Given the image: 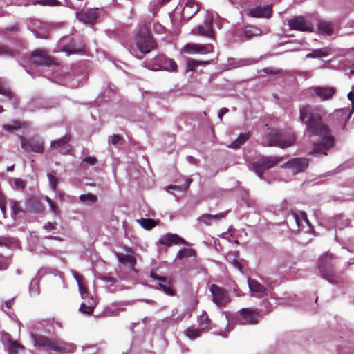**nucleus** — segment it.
<instances>
[{
    "label": "nucleus",
    "instance_id": "nucleus-1",
    "mask_svg": "<svg viewBox=\"0 0 354 354\" xmlns=\"http://www.w3.org/2000/svg\"><path fill=\"white\" fill-rule=\"evenodd\" d=\"M324 111L319 106L306 104L299 109V120L306 125L310 136H317L322 141L313 145V153L326 155L334 146V137L328 124L323 121Z\"/></svg>",
    "mask_w": 354,
    "mask_h": 354
},
{
    "label": "nucleus",
    "instance_id": "nucleus-30",
    "mask_svg": "<svg viewBox=\"0 0 354 354\" xmlns=\"http://www.w3.org/2000/svg\"><path fill=\"white\" fill-rule=\"evenodd\" d=\"M185 335L190 339H195L201 337L203 333L198 328H195L194 326L188 327L185 331Z\"/></svg>",
    "mask_w": 354,
    "mask_h": 354
},
{
    "label": "nucleus",
    "instance_id": "nucleus-49",
    "mask_svg": "<svg viewBox=\"0 0 354 354\" xmlns=\"http://www.w3.org/2000/svg\"><path fill=\"white\" fill-rule=\"evenodd\" d=\"M46 201L48 203V205H50V209H51V211L55 214H59V208L57 207V206L55 205V203L53 202V200H51L50 198L48 197H46Z\"/></svg>",
    "mask_w": 354,
    "mask_h": 354
},
{
    "label": "nucleus",
    "instance_id": "nucleus-40",
    "mask_svg": "<svg viewBox=\"0 0 354 354\" xmlns=\"http://www.w3.org/2000/svg\"><path fill=\"white\" fill-rule=\"evenodd\" d=\"M79 199L82 202H85V201H88L92 203H95L97 201V196L91 193H88L86 194H81L79 196Z\"/></svg>",
    "mask_w": 354,
    "mask_h": 354
},
{
    "label": "nucleus",
    "instance_id": "nucleus-34",
    "mask_svg": "<svg viewBox=\"0 0 354 354\" xmlns=\"http://www.w3.org/2000/svg\"><path fill=\"white\" fill-rule=\"evenodd\" d=\"M162 68L169 72H177L178 71V65L174 62V59H165L163 62Z\"/></svg>",
    "mask_w": 354,
    "mask_h": 354
},
{
    "label": "nucleus",
    "instance_id": "nucleus-31",
    "mask_svg": "<svg viewBox=\"0 0 354 354\" xmlns=\"http://www.w3.org/2000/svg\"><path fill=\"white\" fill-rule=\"evenodd\" d=\"M116 257L119 262L123 265L130 264L134 266L136 263V259L132 255L117 253Z\"/></svg>",
    "mask_w": 354,
    "mask_h": 354
},
{
    "label": "nucleus",
    "instance_id": "nucleus-62",
    "mask_svg": "<svg viewBox=\"0 0 354 354\" xmlns=\"http://www.w3.org/2000/svg\"><path fill=\"white\" fill-rule=\"evenodd\" d=\"M13 304V299L8 300L5 302V305L8 308H11Z\"/></svg>",
    "mask_w": 354,
    "mask_h": 354
},
{
    "label": "nucleus",
    "instance_id": "nucleus-37",
    "mask_svg": "<svg viewBox=\"0 0 354 354\" xmlns=\"http://www.w3.org/2000/svg\"><path fill=\"white\" fill-rule=\"evenodd\" d=\"M48 180L50 185V187L53 191H56L58 185V178L55 176V173L52 171L47 174Z\"/></svg>",
    "mask_w": 354,
    "mask_h": 354
},
{
    "label": "nucleus",
    "instance_id": "nucleus-36",
    "mask_svg": "<svg viewBox=\"0 0 354 354\" xmlns=\"http://www.w3.org/2000/svg\"><path fill=\"white\" fill-rule=\"evenodd\" d=\"M214 51V46L212 44H198V48H197V53H211Z\"/></svg>",
    "mask_w": 354,
    "mask_h": 354
},
{
    "label": "nucleus",
    "instance_id": "nucleus-15",
    "mask_svg": "<svg viewBox=\"0 0 354 354\" xmlns=\"http://www.w3.org/2000/svg\"><path fill=\"white\" fill-rule=\"evenodd\" d=\"M71 140V136L70 134H66L62 138L53 140L50 142V147L53 149L60 148V153L63 154L69 153L71 149L68 143Z\"/></svg>",
    "mask_w": 354,
    "mask_h": 354
},
{
    "label": "nucleus",
    "instance_id": "nucleus-22",
    "mask_svg": "<svg viewBox=\"0 0 354 354\" xmlns=\"http://www.w3.org/2000/svg\"><path fill=\"white\" fill-rule=\"evenodd\" d=\"M248 283L250 290L258 294V297H263L267 295L266 288L256 279H248Z\"/></svg>",
    "mask_w": 354,
    "mask_h": 354
},
{
    "label": "nucleus",
    "instance_id": "nucleus-43",
    "mask_svg": "<svg viewBox=\"0 0 354 354\" xmlns=\"http://www.w3.org/2000/svg\"><path fill=\"white\" fill-rule=\"evenodd\" d=\"M15 52L10 50L7 46L0 44V56L9 55L14 56Z\"/></svg>",
    "mask_w": 354,
    "mask_h": 354
},
{
    "label": "nucleus",
    "instance_id": "nucleus-63",
    "mask_svg": "<svg viewBox=\"0 0 354 354\" xmlns=\"http://www.w3.org/2000/svg\"><path fill=\"white\" fill-rule=\"evenodd\" d=\"M7 268V265L5 262L0 261V270H5Z\"/></svg>",
    "mask_w": 354,
    "mask_h": 354
},
{
    "label": "nucleus",
    "instance_id": "nucleus-55",
    "mask_svg": "<svg viewBox=\"0 0 354 354\" xmlns=\"http://www.w3.org/2000/svg\"><path fill=\"white\" fill-rule=\"evenodd\" d=\"M55 225L56 223L48 222L46 225H44V228L47 230H53L55 229Z\"/></svg>",
    "mask_w": 354,
    "mask_h": 354
},
{
    "label": "nucleus",
    "instance_id": "nucleus-27",
    "mask_svg": "<svg viewBox=\"0 0 354 354\" xmlns=\"http://www.w3.org/2000/svg\"><path fill=\"white\" fill-rule=\"evenodd\" d=\"M261 33V30L256 26L248 25L243 30V35L250 39L255 36H259Z\"/></svg>",
    "mask_w": 354,
    "mask_h": 354
},
{
    "label": "nucleus",
    "instance_id": "nucleus-51",
    "mask_svg": "<svg viewBox=\"0 0 354 354\" xmlns=\"http://www.w3.org/2000/svg\"><path fill=\"white\" fill-rule=\"evenodd\" d=\"M110 142L113 145H115L117 144H121L123 142V139L120 136L114 134L112 137L110 138Z\"/></svg>",
    "mask_w": 354,
    "mask_h": 354
},
{
    "label": "nucleus",
    "instance_id": "nucleus-3",
    "mask_svg": "<svg viewBox=\"0 0 354 354\" xmlns=\"http://www.w3.org/2000/svg\"><path fill=\"white\" fill-rule=\"evenodd\" d=\"M335 257L326 252L322 255L318 261V270L321 277L328 282L336 284L342 282V277L335 270Z\"/></svg>",
    "mask_w": 354,
    "mask_h": 354
},
{
    "label": "nucleus",
    "instance_id": "nucleus-54",
    "mask_svg": "<svg viewBox=\"0 0 354 354\" xmlns=\"http://www.w3.org/2000/svg\"><path fill=\"white\" fill-rule=\"evenodd\" d=\"M0 209L2 212L3 218H6V203H5V200L1 201Z\"/></svg>",
    "mask_w": 354,
    "mask_h": 354
},
{
    "label": "nucleus",
    "instance_id": "nucleus-28",
    "mask_svg": "<svg viewBox=\"0 0 354 354\" xmlns=\"http://www.w3.org/2000/svg\"><path fill=\"white\" fill-rule=\"evenodd\" d=\"M250 133H240L236 140L232 142L229 147L234 149H238L243 145L250 138Z\"/></svg>",
    "mask_w": 354,
    "mask_h": 354
},
{
    "label": "nucleus",
    "instance_id": "nucleus-33",
    "mask_svg": "<svg viewBox=\"0 0 354 354\" xmlns=\"http://www.w3.org/2000/svg\"><path fill=\"white\" fill-rule=\"evenodd\" d=\"M8 354H17L19 349H24V346L17 341L8 339Z\"/></svg>",
    "mask_w": 354,
    "mask_h": 354
},
{
    "label": "nucleus",
    "instance_id": "nucleus-14",
    "mask_svg": "<svg viewBox=\"0 0 354 354\" xmlns=\"http://www.w3.org/2000/svg\"><path fill=\"white\" fill-rule=\"evenodd\" d=\"M161 245L170 247L173 245H189L183 238L180 237L176 234L167 233L160 239Z\"/></svg>",
    "mask_w": 354,
    "mask_h": 354
},
{
    "label": "nucleus",
    "instance_id": "nucleus-5",
    "mask_svg": "<svg viewBox=\"0 0 354 354\" xmlns=\"http://www.w3.org/2000/svg\"><path fill=\"white\" fill-rule=\"evenodd\" d=\"M268 145L270 147H278L285 149L292 146L295 142V137L294 135L285 136L279 131L272 129L266 136Z\"/></svg>",
    "mask_w": 354,
    "mask_h": 354
},
{
    "label": "nucleus",
    "instance_id": "nucleus-2",
    "mask_svg": "<svg viewBox=\"0 0 354 354\" xmlns=\"http://www.w3.org/2000/svg\"><path fill=\"white\" fill-rule=\"evenodd\" d=\"M35 345L39 347L62 354L72 353L76 348L75 344L66 342L58 337L50 338L44 335H39L35 338Z\"/></svg>",
    "mask_w": 354,
    "mask_h": 354
},
{
    "label": "nucleus",
    "instance_id": "nucleus-35",
    "mask_svg": "<svg viewBox=\"0 0 354 354\" xmlns=\"http://www.w3.org/2000/svg\"><path fill=\"white\" fill-rule=\"evenodd\" d=\"M292 216L297 225V227H300L303 221L310 225V222L305 212H300L299 214L294 213Z\"/></svg>",
    "mask_w": 354,
    "mask_h": 354
},
{
    "label": "nucleus",
    "instance_id": "nucleus-48",
    "mask_svg": "<svg viewBox=\"0 0 354 354\" xmlns=\"http://www.w3.org/2000/svg\"><path fill=\"white\" fill-rule=\"evenodd\" d=\"M14 183L16 187L20 190H24L26 185V181L21 178L15 179Z\"/></svg>",
    "mask_w": 354,
    "mask_h": 354
},
{
    "label": "nucleus",
    "instance_id": "nucleus-19",
    "mask_svg": "<svg viewBox=\"0 0 354 354\" xmlns=\"http://www.w3.org/2000/svg\"><path fill=\"white\" fill-rule=\"evenodd\" d=\"M198 10L199 7L198 4L192 0H189L183 8L182 17L184 20L189 21L198 12Z\"/></svg>",
    "mask_w": 354,
    "mask_h": 354
},
{
    "label": "nucleus",
    "instance_id": "nucleus-41",
    "mask_svg": "<svg viewBox=\"0 0 354 354\" xmlns=\"http://www.w3.org/2000/svg\"><path fill=\"white\" fill-rule=\"evenodd\" d=\"M21 127V122L18 120H15L12 124H4L3 126V128L9 132H12L14 130Z\"/></svg>",
    "mask_w": 354,
    "mask_h": 354
},
{
    "label": "nucleus",
    "instance_id": "nucleus-64",
    "mask_svg": "<svg viewBox=\"0 0 354 354\" xmlns=\"http://www.w3.org/2000/svg\"><path fill=\"white\" fill-rule=\"evenodd\" d=\"M171 0H161L160 1V6H164V5L167 4V3H168Z\"/></svg>",
    "mask_w": 354,
    "mask_h": 354
},
{
    "label": "nucleus",
    "instance_id": "nucleus-4",
    "mask_svg": "<svg viewBox=\"0 0 354 354\" xmlns=\"http://www.w3.org/2000/svg\"><path fill=\"white\" fill-rule=\"evenodd\" d=\"M135 44L138 50L142 54L151 52L157 46L151 33L146 26H141L138 29L135 37Z\"/></svg>",
    "mask_w": 354,
    "mask_h": 354
},
{
    "label": "nucleus",
    "instance_id": "nucleus-26",
    "mask_svg": "<svg viewBox=\"0 0 354 354\" xmlns=\"http://www.w3.org/2000/svg\"><path fill=\"white\" fill-rule=\"evenodd\" d=\"M142 228L147 230H151L156 227L158 223V220H153L152 218H140L136 221Z\"/></svg>",
    "mask_w": 354,
    "mask_h": 354
},
{
    "label": "nucleus",
    "instance_id": "nucleus-56",
    "mask_svg": "<svg viewBox=\"0 0 354 354\" xmlns=\"http://www.w3.org/2000/svg\"><path fill=\"white\" fill-rule=\"evenodd\" d=\"M232 263L234 268H237L240 272H242V265L239 261L234 259Z\"/></svg>",
    "mask_w": 354,
    "mask_h": 354
},
{
    "label": "nucleus",
    "instance_id": "nucleus-53",
    "mask_svg": "<svg viewBox=\"0 0 354 354\" xmlns=\"http://www.w3.org/2000/svg\"><path fill=\"white\" fill-rule=\"evenodd\" d=\"M324 55H325V54H323L321 50H314L310 54L308 55V57H320Z\"/></svg>",
    "mask_w": 354,
    "mask_h": 354
},
{
    "label": "nucleus",
    "instance_id": "nucleus-25",
    "mask_svg": "<svg viewBox=\"0 0 354 354\" xmlns=\"http://www.w3.org/2000/svg\"><path fill=\"white\" fill-rule=\"evenodd\" d=\"M318 30L321 34L331 35L333 32V24L331 22L320 20L319 21Z\"/></svg>",
    "mask_w": 354,
    "mask_h": 354
},
{
    "label": "nucleus",
    "instance_id": "nucleus-18",
    "mask_svg": "<svg viewBox=\"0 0 354 354\" xmlns=\"http://www.w3.org/2000/svg\"><path fill=\"white\" fill-rule=\"evenodd\" d=\"M272 7L268 5L250 9L248 15L254 18H270L272 16Z\"/></svg>",
    "mask_w": 354,
    "mask_h": 354
},
{
    "label": "nucleus",
    "instance_id": "nucleus-52",
    "mask_svg": "<svg viewBox=\"0 0 354 354\" xmlns=\"http://www.w3.org/2000/svg\"><path fill=\"white\" fill-rule=\"evenodd\" d=\"M82 162L90 165H94L97 162V159L94 156H88L83 158Z\"/></svg>",
    "mask_w": 354,
    "mask_h": 354
},
{
    "label": "nucleus",
    "instance_id": "nucleus-59",
    "mask_svg": "<svg viewBox=\"0 0 354 354\" xmlns=\"http://www.w3.org/2000/svg\"><path fill=\"white\" fill-rule=\"evenodd\" d=\"M74 277H75V279H76V281H77L78 284H79V282H80V283H83L84 279H83L82 276H81L80 274H79L77 273H75L74 274Z\"/></svg>",
    "mask_w": 354,
    "mask_h": 354
},
{
    "label": "nucleus",
    "instance_id": "nucleus-16",
    "mask_svg": "<svg viewBox=\"0 0 354 354\" xmlns=\"http://www.w3.org/2000/svg\"><path fill=\"white\" fill-rule=\"evenodd\" d=\"M77 17L80 21L86 24L93 25L96 21L98 15L97 9H88L78 12Z\"/></svg>",
    "mask_w": 354,
    "mask_h": 354
},
{
    "label": "nucleus",
    "instance_id": "nucleus-60",
    "mask_svg": "<svg viewBox=\"0 0 354 354\" xmlns=\"http://www.w3.org/2000/svg\"><path fill=\"white\" fill-rule=\"evenodd\" d=\"M263 71L265 73H266L267 74H277L278 72L277 71H273L272 68H266Z\"/></svg>",
    "mask_w": 354,
    "mask_h": 354
},
{
    "label": "nucleus",
    "instance_id": "nucleus-42",
    "mask_svg": "<svg viewBox=\"0 0 354 354\" xmlns=\"http://www.w3.org/2000/svg\"><path fill=\"white\" fill-rule=\"evenodd\" d=\"M0 94L4 95L6 97H8L10 99H11L13 95L12 91L8 87H6L1 84H0Z\"/></svg>",
    "mask_w": 354,
    "mask_h": 354
},
{
    "label": "nucleus",
    "instance_id": "nucleus-58",
    "mask_svg": "<svg viewBox=\"0 0 354 354\" xmlns=\"http://www.w3.org/2000/svg\"><path fill=\"white\" fill-rule=\"evenodd\" d=\"M229 110L227 108H222L218 113V117L222 120L223 115L228 113Z\"/></svg>",
    "mask_w": 354,
    "mask_h": 354
},
{
    "label": "nucleus",
    "instance_id": "nucleus-32",
    "mask_svg": "<svg viewBox=\"0 0 354 354\" xmlns=\"http://www.w3.org/2000/svg\"><path fill=\"white\" fill-rule=\"evenodd\" d=\"M208 61H198L193 59H188L187 61V71H194L195 68L198 66L207 65Z\"/></svg>",
    "mask_w": 354,
    "mask_h": 354
},
{
    "label": "nucleus",
    "instance_id": "nucleus-7",
    "mask_svg": "<svg viewBox=\"0 0 354 354\" xmlns=\"http://www.w3.org/2000/svg\"><path fill=\"white\" fill-rule=\"evenodd\" d=\"M22 149L26 152H34L42 153L44 151V140L37 136L32 137L28 140L21 136L19 137Z\"/></svg>",
    "mask_w": 354,
    "mask_h": 354
},
{
    "label": "nucleus",
    "instance_id": "nucleus-50",
    "mask_svg": "<svg viewBox=\"0 0 354 354\" xmlns=\"http://www.w3.org/2000/svg\"><path fill=\"white\" fill-rule=\"evenodd\" d=\"M78 287L82 297L85 299L88 294L86 286L84 283H80V282H79Z\"/></svg>",
    "mask_w": 354,
    "mask_h": 354
},
{
    "label": "nucleus",
    "instance_id": "nucleus-6",
    "mask_svg": "<svg viewBox=\"0 0 354 354\" xmlns=\"http://www.w3.org/2000/svg\"><path fill=\"white\" fill-rule=\"evenodd\" d=\"M283 160V156H261L257 161L252 162V166L258 176L263 178L266 171L274 167Z\"/></svg>",
    "mask_w": 354,
    "mask_h": 354
},
{
    "label": "nucleus",
    "instance_id": "nucleus-10",
    "mask_svg": "<svg viewBox=\"0 0 354 354\" xmlns=\"http://www.w3.org/2000/svg\"><path fill=\"white\" fill-rule=\"evenodd\" d=\"M308 166V160L305 158H295L284 163L281 167L292 169L295 174L304 171Z\"/></svg>",
    "mask_w": 354,
    "mask_h": 354
},
{
    "label": "nucleus",
    "instance_id": "nucleus-46",
    "mask_svg": "<svg viewBox=\"0 0 354 354\" xmlns=\"http://www.w3.org/2000/svg\"><path fill=\"white\" fill-rule=\"evenodd\" d=\"M197 48L198 44H187L184 46L183 50L185 53H187L192 52L197 53Z\"/></svg>",
    "mask_w": 354,
    "mask_h": 354
},
{
    "label": "nucleus",
    "instance_id": "nucleus-21",
    "mask_svg": "<svg viewBox=\"0 0 354 354\" xmlns=\"http://www.w3.org/2000/svg\"><path fill=\"white\" fill-rule=\"evenodd\" d=\"M197 30L198 35L201 36L213 37L212 19L211 17L207 18L203 25L198 26Z\"/></svg>",
    "mask_w": 354,
    "mask_h": 354
},
{
    "label": "nucleus",
    "instance_id": "nucleus-24",
    "mask_svg": "<svg viewBox=\"0 0 354 354\" xmlns=\"http://www.w3.org/2000/svg\"><path fill=\"white\" fill-rule=\"evenodd\" d=\"M227 212H222L218 214L212 215L209 214H205L201 216L198 220L199 222L203 223L206 225H211L212 220H220L225 217Z\"/></svg>",
    "mask_w": 354,
    "mask_h": 354
},
{
    "label": "nucleus",
    "instance_id": "nucleus-44",
    "mask_svg": "<svg viewBox=\"0 0 354 354\" xmlns=\"http://www.w3.org/2000/svg\"><path fill=\"white\" fill-rule=\"evenodd\" d=\"M100 279L105 283H110L111 285L115 284L118 282V279L115 277L109 275H102L100 277Z\"/></svg>",
    "mask_w": 354,
    "mask_h": 354
},
{
    "label": "nucleus",
    "instance_id": "nucleus-8",
    "mask_svg": "<svg viewBox=\"0 0 354 354\" xmlns=\"http://www.w3.org/2000/svg\"><path fill=\"white\" fill-rule=\"evenodd\" d=\"M210 292L212 301L220 308L225 306L231 300L227 290L216 284L211 286Z\"/></svg>",
    "mask_w": 354,
    "mask_h": 354
},
{
    "label": "nucleus",
    "instance_id": "nucleus-39",
    "mask_svg": "<svg viewBox=\"0 0 354 354\" xmlns=\"http://www.w3.org/2000/svg\"><path fill=\"white\" fill-rule=\"evenodd\" d=\"M95 306V304H94V305H93V304L86 305V304L82 303L80 305V311L82 312L84 314L91 315L93 313V312Z\"/></svg>",
    "mask_w": 354,
    "mask_h": 354
},
{
    "label": "nucleus",
    "instance_id": "nucleus-38",
    "mask_svg": "<svg viewBox=\"0 0 354 354\" xmlns=\"http://www.w3.org/2000/svg\"><path fill=\"white\" fill-rule=\"evenodd\" d=\"M32 4H39L41 6H55L60 5V2L57 0H37Z\"/></svg>",
    "mask_w": 354,
    "mask_h": 354
},
{
    "label": "nucleus",
    "instance_id": "nucleus-23",
    "mask_svg": "<svg viewBox=\"0 0 354 354\" xmlns=\"http://www.w3.org/2000/svg\"><path fill=\"white\" fill-rule=\"evenodd\" d=\"M211 319L209 318L207 313L203 311L198 318V328L203 333L209 330L211 324Z\"/></svg>",
    "mask_w": 354,
    "mask_h": 354
},
{
    "label": "nucleus",
    "instance_id": "nucleus-47",
    "mask_svg": "<svg viewBox=\"0 0 354 354\" xmlns=\"http://www.w3.org/2000/svg\"><path fill=\"white\" fill-rule=\"evenodd\" d=\"M12 211L15 216L18 215L22 212V209L20 207V203L18 201H12Z\"/></svg>",
    "mask_w": 354,
    "mask_h": 354
},
{
    "label": "nucleus",
    "instance_id": "nucleus-13",
    "mask_svg": "<svg viewBox=\"0 0 354 354\" xmlns=\"http://www.w3.org/2000/svg\"><path fill=\"white\" fill-rule=\"evenodd\" d=\"M240 316L245 324H257L260 317L259 313L256 309L244 308L239 311Z\"/></svg>",
    "mask_w": 354,
    "mask_h": 354
},
{
    "label": "nucleus",
    "instance_id": "nucleus-57",
    "mask_svg": "<svg viewBox=\"0 0 354 354\" xmlns=\"http://www.w3.org/2000/svg\"><path fill=\"white\" fill-rule=\"evenodd\" d=\"M19 26L17 24L12 25L6 28V30L9 32L18 31Z\"/></svg>",
    "mask_w": 354,
    "mask_h": 354
},
{
    "label": "nucleus",
    "instance_id": "nucleus-45",
    "mask_svg": "<svg viewBox=\"0 0 354 354\" xmlns=\"http://www.w3.org/2000/svg\"><path fill=\"white\" fill-rule=\"evenodd\" d=\"M13 243L12 238L7 236H0V246L9 247Z\"/></svg>",
    "mask_w": 354,
    "mask_h": 354
},
{
    "label": "nucleus",
    "instance_id": "nucleus-20",
    "mask_svg": "<svg viewBox=\"0 0 354 354\" xmlns=\"http://www.w3.org/2000/svg\"><path fill=\"white\" fill-rule=\"evenodd\" d=\"M26 209L28 212L41 213L44 207L40 200L37 197H31L26 201Z\"/></svg>",
    "mask_w": 354,
    "mask_h": 354
},
{
    "label": "nucleus",
    "instance_id": "nucleus-61",
    "mask_svg": "<svg viewBox=\"0 0 354 354\" xmlns=\"http://www.w3.org/2000/svg\"><path fill=\"white\" fill-rule=\"evenodd\" d=\"M348 98L351 101L353 109H354V94L352 92H350L348 95Z\"/></svg>",
    "mask_w": 354,
    "mask_h": 354
},
{
    "label": "nucleus",
    "instance_id": "nucleus-12",
    "mask_svg": "<svg viewBox=\"0 0 354 354\" xmlns=\"http://www.w3.org/2000/svg\"><path fill=\"white\" fill-rule=\"evenodd\" d=\"M311 89L321 101L331 100L337 92L336 88L333 86H313Z\"/></svg>",
    "mask_w": 354,
    "mask_h": 354
},
{
    "label": "nucleus",
    "instance_id": "nucleus-17",
    "mask_svg": "<svg viewBox=\"0 0 354 354\" xmlns=\"http://www.w3.org/2000/svg\"><path fill=\"white\" fill-rule=\"evenodd\" d=\"M150 277L154 279L158 280V285L165 294L170 296L174 295L175 291L171 287V279L165 277H160L154 272H151Z\"/></svg>",
    "mask_w": 354,
    "mask_h": 354
},
{
    "label": "nucleus",
    "instance_id": "nucleus-29",
    "mask_svg": "<svg viewBox=\"0 0 354 354\" xmlns=\"http://www.w3.org/2000/svg\"><path fill=\"white\" fill-rule=\"evenodd\" d=\"M196 257V252L194 249L191 248H183L178 252L176 254V259L183 260L185 258L187 257Z\"/></svg>",
    "mask_w": 354,
    "mask_h": 354
},
{
    "label": "nucleus",
    "instance_id": "nucleus-9",
    "mask_svg": "<svg viewBox=\"0 0 354 354\" xmlns=\"http://www.w3.org/2000/svg\"><path fill=\"white\" fill-rule=\"evenodd\" d=\"M30 58L31 62L37 66H51L57 64L53 57L41 50H36L32 52Z\"/></svg>",
    "mask_w": 354,
    "mask_h": 354
},
{
    "label": "nucleus",
    "instance_id": "nucleus-11",
    "mask_svg": "<svg viewBox=\"0 0 354 354\" xmlns=\"http://www.w3.org/2000/svg\"><path fill=\"white\" fill-rule=\"evenodd\" d=\"M288 25L291 30L299 31H313V26L310 23L307 22L304 17L297 16L288 21Z\"/></svg>",
    "mask_w": 354,
    "mask_h": 354
}]
</instances>
